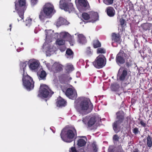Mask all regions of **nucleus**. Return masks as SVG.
Here are the masks:
<instances>
[{
  "mask_svg": "<svg viewBox=\"0 0 152 152\" xmlns=\"http://www.w3.org/2000/svg\"><path fill=\"white\" fill-rule=\"evenodd\" d=\"M18 13L20 17L21 18V19H23V14L24 12L23 11L21 12H18Z\"/></svg>",
  "mask_w": 152,
  "mask_h": 152,
  "instance_id": "nucleus-42",
  "label": "nucleus"
},
{
  "mask_svg": "<svg viewBox=\"0 0 152 152\" xmlns=\"http://www.w3.org/2000/svg\"><path fill=\"white\" fill-rule=\"evenodd\" d=\"M39 79L40 80L45 79L46 75V72L44 70L42 71L38 75Z\"/></svg>",
  "mask_w": 152,
  "mask_h": 152,
  "instance_id": "nucleus-27",
  "label": "nucleus"
},
{
  "mask_svg": "<svg viewBox=\"0 0 152 152\" xmlns=\"http://www.w3.org/2000/svg\"><path fill=\"white\" fill-rule=\"evenodd\" d=\"M120 22L121 25L123 26L125 20L123 18H121L120 19Z\"/></svg>",
  "mask_w": 152,
  "mask_h": 152,
  "instance_id": "nucleus-47",
  "label": "nucleus"
},
{
  "mask_svg": "<svg viewBox=\"0 0 152 152\" xmlns=\"http://www.w3.org/2000/svg\"><path fill=\"white\" fill-rule=\"evenodd\" d=\"M71 79H72V78L71 77H69V80H71Z\"/></svg>",
  "mask_w": 152,
  "mask_h": 152,
  "instance_id": "nucleus-55",
  "label": "nucleus"
},
{
  "mask_svg": "<svg viewBox=\"0 0 152 152\" xmlns=\"http://www.w3.org/2000/svg\"><path fill=\"white\" fill-rule=\"evenodd\" d=\"M46 32V42L44 44L43 48L44 51L46 53H49L54 51L56 47L53 46H51L50 45L47 44V42H50L52 41L53 32L51 30H45Z\"/></svg>",
  "mask_w": 152,
  "mask_h": 152,
  "instance_id": "nucleus-4",
  "label": "nucleus"
},
{
  "mask_svg": "<svg viewBox=\"0 0 152 152\" xmlns=\"http://www.w3.org/2000/svg\"><path fill=\"white\" fill-rule=\"evenodd\" d=\"M53 6L49 3L46 4L43 7V10L40 13L39 17L41 20H44L46 16H51L54 13Z\"/></svg>",
  "mask_w": 152,
  "mask_h": 152,
  "instance_id": "nucleus-3",
  "label": "nucleus"
},
{
  "mask_svg": "<svg viewBox=\"0 0 152 152\" xmlns=\"http://www.w3.org/2000/svg\"><path fill=\"white\" fill-rule=\"evenodd\" d=\"M37 2V0H31V4L33 5L35 4Z\"/></svg>",
  "mask_w": 152,
  "mask_h": 152,
  "instance_id": "nucleus-50",
  "label": "nucleus"
},
{
  "mask_svg": "<svg viewBox=\"0 0 152 152\" xmlns=\"http://www.w3.org/2000/svg\"><path fill=\"white\" fill-rule=\"evenodd\" d=\"M147 145L148 147L150 148L152 146V139L149 135H148L146 138Z\"/></svg>",
  "mask_w": 152,
  "mask_h": 152,
  "instance_id": "nucleus-28",
  "label": "nucleus"
},
{
  "mask_svg": "<svg viewBox=\"0 0 152 152\" xmlns=\"http://www.w3.org/2000/svg\"><path fill=\"white\" fill-rule=\"evenodd\" d=\"M140 123L144 127H145L146 126V124L142 120L140 121Z\"/></svg>",
  "mask_w": 152,
  "mask_h": 152,
  "instance_id": "nucleus-48",
  "label": "nucleus"
},
{
  "mask_svg": "<svg viewBox=\"0 0 152 152\" xmlns=\"http://www.w3.org/2000/svg\"><path fill=\"white\" fill-rule=\"evenodd\" d=\"M117 120L115 121L113 124V130L116 133L120 131V125L123 122L124 119V113L122 111H120L116 113Z\"/></svg>",
  "mask_w": 152,
  "mask_h": 152,
  "instance_id": "nucleus-5",
  "label": "nucleus"
},
{
  "mask_svg": "<svg viewBox=\"0 0 152 152\" xmlns=\"http://www.w3.org/2000/svg\"><path fill=\"white\" fill-rule=\"evenodd\" d=\"M21 45H22L23 44V43L22 42H21Z\"/></svg>",
  "mask_w": 152,
  "mask_h": 152,
  "instance_id": "nucleus-57",
  "label": "nucleus"
},
{
  "mask_svg": "<svg viewBox=\"0 0 152 152\" xmlns=\"http://www.w3.org/2000/svg\"><path fill=\"white\" fill-rule=\"evenodd\" d=\"M85 138L84 139H80L77 141V145L78 146L80 147H82L85 145L86 143V137H84Z\"/></svg>",
  "mask_w": 152,
  "mask_h": 152,
  "instance_id": "nucleus-24",
  "label": "nucleus"
},
{
  "mask_svg": "<svg viewBox=\"0 0 152 152\" xmlns=\"http://www.w3.org/2000/svg\"><path fill=\"white\" fill-rule=\"evenodd\" d=\"M49 64H48H48H47V66H48V65Z\"/></svg>",
  "mask_w": 152,
  "mask_h": 152,
  "instance_id": "nucleus-58",
  "label": "nucleus"
},
{
  "mask_svg": "<svg viewBox=\"0 0 152 152\" xmlns=\"http://www.w3.org/2000/svg\"><path fill=\"white\" fill-rule=\"evenodd\" d=\"M31 19H26L25 21L26 25V26H29L31 24Z\"/></svg>",
  "mask_w": 152,
  "mask_h": 152,
  "instance_id": "nucleus-39",
  "label": "nucleus"
},
{
  "mask_svg": "<svg viewBox=\"0 0 152 152\" xmlns=\"http://www.w3.org/2000/svg\"><path fill=\"white\" fill-rule=\"evenodd\" d=\"M151 113H152V111H151Z\"/></svg>",
  "mask_w": 152,
  "mask_h": 152,
  "instance_id": "nucleus-60",
  "label": "nucleus"
},
{
  "mask_svg": "<svg viewBox=\"0 0 152 152\" xmlns=\"http://www.w3.org/2000/svg\"><path fill=\"white\" fill-rule=\"evenodd\" d=\"M126 58L127 55L123 51L121 50L116 56V62L118 64H123L125 63V58Z\"/></svg>",
  "mask_w": 152,
  "mask_h": 152,
  "instance_id": "nucleus-10",
  "label": "nucleus"
},
{
  "mask_svg": "<svg viewBox=\"0 0 152 152\" xmlns=\"http://www.w3.org/2000/svg\"><path fill=\"white\" fill-rule=\"evenodd\" d=\"M73 53L72 50L70 49H68L66 51L65 54L66 57L69 59L72 58L73 57Z\"/></svg>",
  "mask_w": 152,
  "mask_h": 152,
  "instance_id": "nucleus-22",
  "label": "nucleus"
},
{
  "mask_svg": "<svg viewBox=\"0 0 152 152\" xmlns=\"http://www.w3.org/2000/svg\"><path fill=\"white\" fill-rule=\"evenodd\" d=\"M133 152H139L138 150L137 149H135V151Z\"/></svg>",
  "mask_w": 152,
  "mask_h": 152,
  "instance_id": "nucleus-53",
  "label": "nucleus"
},
{
  "mask_svg": "<svg viewBox=\"0 0 152 152\" xmlns=\"http://www.w3.org/2000/svg\"><path fill=\"white\" fill-rule=\"evenodd\" d=\"M143 141L145 142V139H143Z\"/></svg>",
  "mask_w": 152,
  "mask_h": 152,
  "instance_id": "nucleus-56",
  "label": "nucleus"
},
{
  "mask_svg": "<svg viewBox=\"0 0 152 152\" xmlns=\"http://www.w3.org/2000/svg\"><path fill=\"white\" fill-rule=\"evenodd\" d=\"M90 14L88 15L86 13H83L82 14V17L85 20L89 19Z\"/></svg>",
  "mask_w": 152,
  "mask_h": 152,
  "instance_id": "nucleus-35",
  "label": "nucleus"
},
{
  "mask_svg": "<svg viewBox=\"0 0 152 152\" xmlns=\"http://www.w3.org/2000/svg\"><path fill=\"white\" fill-rule=\"evenodd\" d=\"M123 150L121 146H118L117 148V152H123Z\"/></svg>",
  "mask_w": 152,
  "mask_h": 152,
  "instance_id": "nucleus-46",
  "label": "nucleus"
},
{
  "mask_svg": "<svg viewBox=\"0 0 152 152\" xmlns=\"http://www.w3.org/2000/svg\"><path fill=\"white\" fill-rule=\"evenodd\" d=\"M26 61L24 62H21L20 64V69L21 70H22L23 72H25V68L26 66Z\"/></svg>",
  "mask_w": 152,
  "mask_h": 152,
  "instance_id": "nucleus-31",
  "label": "nucleus"
},
{
  "mask_svg": "<svg viewBox=\"0 0 152 152\" xmlns=\"http://www.w3.org/2000/svg\"><path fill=\"white\" fill-rule=\"evenodd\" d=\"M66 69L68 71H72L73 69V67L72 65L71 64H67L66 67Z\"/></svg>",
  "mask_w": 152,
  "mask_h": 152,
  "instance_id": "nucleus-36",
  "label": "nucleus"
},
{
  "mask_svg": "<svg viewBox=\"0 0 152 152\" xmlns=\"http://www.w3.org/2000/svg\"><path fill=\"white\" fill-rule=\"evenodd\" d=\"M86 53L88 55H90L91 54L92 52L90 47H88L87 48L86 50Z\"/></svg>",
  "mask_w": 152,
  "mask_h": 152,
  "instance_id": "nucleus-41",
  "label": "nucleus"
},
{
  "mask_svg": "<svg viewBox=\"0 0 152 152\" xmlns=\"http://www.w3.org/2000/svg\"><path fill=\"white\" fill-rule=\"evenodd\" d=\"M105 58L103 55H100L97 57L94 61L93 62L94 66L97 68H101L106 64Z\"/></svg>",
  "mask_w": 152,
  "mask_h": 152,
  "instance_id": "nucleus-8",
  "label": "nucleus"
},
{
  "mask_svg": "<svg viewBox=\"0 0 152 152\" xmlns=\"http://www.w3.org/2000/svg\"><path fill=\"white\" fill-rule=\"evenodd\" d=\"M112 39L113 42L112 43V45H113L114 42L120 43L121 42L120 40V35L119 34L113 33L112 34Z\"/></svg>",
  "mask_w": 152,
  "mask_h": 152,
  "instance_id": "nucleus-18",
  "label": "nucleus"
},
{
  "mask_svg": "<svg viewBox=\"0 0 152 152\" xmlns=\"http://www.w3.org/2000/svg\"><path fill=\"white\" fill-rule=\"evenodd\" d=\"M65 94L68 97L71 99H74L77 96L76 91L71 88H68Z\"/></svg>",
  "mask_w": 152,
  "mask_h": 152,
  "instance_id": "nucleus-12",
  "label": "nucleus"
},
{
  "mask_svg": "<svg viewBox=\"0 0 152 152\" xmlns=\"http://www.w3.org/2000/svg\"><path fill=\"white\" fill-rule=\"evenodd\" d=\"M56 102L57 106L58 107L64 106L66 105V101L61 97L58 98Z\"/></svg>",
  "mask_w": 152,
  "mask_h": 152,
  "instance_id": "nucleus-20",
  "label": "nucleus"
},
{
  "mask_svg": "<svg viewBox=\"0 0 152 152\" xmlns=\"http://www.w3.org/2000/svg\"><path fill=\"white\" fill-rule=\"evenodd\" d=\"M93 45L94 48H96L101 46V44L98 39H95L94 41Z\"/></svg>",
  "mask_w": 152,
  "mask_h": 152,
  "instance_id": "nucleus-29",
  "label": "nucleus"
},
{
  "mask_svg": "<svg viewBox=\"0 0 152 152\" xmlns=\"http://www.w3.org/2000/svg\"><path fill=\"white\" fill-rule=\"evenodd\" d=\"M113 148L112 146H110L108 149V152H113Z\"/></svg>",
  "mask_w": 152,
  "mask_h": 152,
  "instance_id": "nucleus-51",
  "label": "nucleus"
},
{
  "mask_svg": "<svg viewBox=\"0 0 152 152\" xmlns=\"http://www.w3.org/2000/svg\"><path fill=\"white\" fill-rule=\"evenodd\" d=\"M63 0H60V1L59 7L62 9H64L66 11L69 12V13L73 11L74 8L72 3H69L68 4L64 2Z\"/></svg>",
  "mask_w": 152,
  "mask_h": 152,
  "instance_id": "nucleus-9",
  "label": "nucleus"
},
{
  "mask_svg": "<svg viewBox=\"0 0 152 152\" xmlns=\"http://www.w3.org/2000/svg\"><path fill=\"white\" fill-rule=\"evenodd\" d=\"M133 133L135 134H138L139 132L138 129L137 128H134L133 130Z\"/></svg>",
  "mask_w": 152,
  "mask_h": 152,
  "instance_id": "nucleus-43",
  "label": "nucleus"
},
{
  "mask_svg": "<svg viewBox=\"0 0 152 152\" xmlns=\"http://www.w3.org/2000/svg\"><path fill=\"white\" fill-rule=\"evenodd\" d=\"M19 6L21 7L24 6L26 4L25 0H20L19 1Z\"/></svg>",
  "mask_w": 152,
  "mask_h": 152,
  "instance_id": "nucleus-38",
  "label": "nucleus"
},
{
  "mask_svg": "<svg viewBox=\"0 0 152 152\" xmlns=\"http://www.w3.org/2000/svg\"><path fill=\"white\" fill-rule=\"evenodd\" d=\"M29 67L31 70L37 69L39 66V63L35 60H30L28 61Z\"/></svg>",
  "mask_w": 152,
  "mask_h": 152,
  "instance_id": "nucleus-13",
  "label": "nucleus"
},
{
  "mask_svg": "<svg viewBox=\"0 0 152 152\" xmlns=\"http://www.w3.org/2000/svg\"><path fill=\"white\" fill-rule=\"evenodd\" d=\"M142 26L143 29L145 30L148 29L150 28V24L148 23H144L142 25Z\"/></svg>",
  "mask_w": 152,
  "mask_h": 152,
  "instance_id": "nucleus-34",
  "label": "nucleus"
},
{
  "mask_svg": "<svg viewBox=\"0 0 152 152\" xmlns=\"http://www.w3.org/2000/svg\"><path fill=\"white\" fill-rule=\"evenodd\" d=\"M84 137H83H83H84V138H84Z\"/></svg>",
  "mask_w": 152,
  "mask_h": 152,
  "instance_id": "nucleus-61",
  "label": "nucleus"
},
{
  "mask_svg": "<svg viewBox=\"0 0 152 152\" xmlns=\"http://www.w3.org/2000/svg\"><path fill=\"white\" fill-rule=\"evenodd\" d=\"M97 53H106V51L103 48H99L97 49Z\"/></svg>",
  "mask_w": 152,
  "mask_h": 152,
  "instance_id": "nucleus-37",
  "label": "nucleus"
},
{
  "mask_svg": "<svg viewBox=\"0 0 152 152\" xmlns=\"http://www.w3.org/2000/svg\"><path fill=\"white\" fill-rule=\"evenodd\" d=\"M103 3L107 5L112 4L113 3L114 0H103Z\"/></svg>",
  "mask_w": 152,
  "mask_h": 152,
  "instance_id": "nucleus-33",
  "label": "nucleus"
},
{
  "mask_svg": "<svg viewBox=\"0 0 152 152\" xmlns=\"http://www.w3.org/2000/svg\"><path fill=\"white\" fill-rule=\"evenodd\" d=\"M113 140L115 141H118L119 139V137L116 134L114 135L113 137Z\"/></svg>",
  "mask_w": 152,
  "mask_h": 152,
  "instance_id": "nucleus-44",
  "label": "nucleus"
},
{
  "mask_svg": "<svg viewBox=\"0 0 152 152\" xmlns=\"http://www.w3.org/2000/svg\"><path fill=\"white\" fill-rule=\"evenodd\" d=\"M59 49L61 52L64 51L66 49L65 46L63 45L62 46V47L60 48Z\"/></svg>",
  "mask_w": 152,
  "mask_h": 152,
  "instance_id": "nucleus-49",
  "label": "nucleus"
},
{
  "mask_svg": "<svg viewBox=\"0 0 152 152\" xmlns=\"http://www.w3.org/2000/svg\"><path fill=\"white\" fill-rule=\"evenodd\" d=\"M39 92L38 96L45 98L50 97L53 94V92L51 91L48 87L45 84L41 85Z\"/></svg>",
  "mask_w": 152,
  "mask_h": 152,
  "instance_id": "nucleus-6",
  "label": "nucleus"
},
{
  "mask_svg": "<svg viewBox=\"0 0 152 152\" xmlns=\"http://www.w3.org/2000/svg\"><path fill=\"white\" fill-rule=\"evenodd\" d=\"M89 117L87 116L84 119H83L82 121L84 124H86V123L88 120L89 119Z\"/></svg>",
  "mask_w": 152,
  "mask_h": 152,
  "instance_id": "nucleus-45",
  "label": "nucleus"
},
{
  "mask_svg": "<svg viewBox=\"0 0 152 152\" xmlns=\"http://www.w3.org/2000/svg\"><path fill=\"white\" fill-rule=\"evenodd\" d=\"M120 87L119 85L117 83H114L111 85V89L114 91H116L118 90Z\"/></svg>",
  "mask_w": 152,
  "mask_h": 152,
  "instance_id": "nucleus-26",
  "label": "nucleus"
},
{
  "mask_svg": "<svg viewBox=\"0 0 152 152\" xmlns=\"http://www.w3.org/2000/svg\"><path fill=\"white\" fill-rule=\"evenodd\" d=\"M60 37L64 39H68L70 38V35L68 32H62L59 34Z\"/></svg>",
  "mask_w": 152,
  "mask_h": 152,
  "instance_id": "nucleus-23",
  "label": "nucleus"
},
{
  "mask_svg": "<svg viewBox=\"0 0 152 152\" xmlns=\"http://www.w3.org/2000/svg\"><path fill=\"white\" fill-rule=\"evenodd\" d=\"M89 22L94 23L98 19V14L96 12H91L90 13Z\"/></svg>",
  "mask_w": 152,
  "mask_h": 152,
  "instance_id": "nucleus-15",
  "label": "nucleus"
},
{
  "mask_svg": "<svg viewBox=\"0 0 152 152\" xmlns=\"http://www.w3.org/2000/svg\"><path fill=\"white\" fill-rule=\"evenodd\" d=\"M10 31H11V27H12V25L11 24L10 25Z\"/></svg>",
  "mask_w": 152,
  "mask_h": 152,
  "instance_id": "nucleus-54",
  "label": "nucleus"
},
{
  "mask_svg": "<svg viewBox=\"0 0 152 152\" xmlns=\"http://www.w3.org/2000/svg\"><path fill=\"white\" fill-rule=\"evenodd\" d=\"M18 21H19V19H18Z\"/></svg>",
  "mask_w": 152,
  "mask_h": 152,
  "instance_id": "nucleus-59",
  "label": "nucleus"
},
{
  "mask_svg": "<svg viewBox=\"0 0 152 152\" xmlns=\"http://www.w3.org/2000/svg\"><path fill=\"white\" fill-rule=\"evenodd\" d=\"M69 152H83L77 151L75 147H71L69 150Z\"/></svg>",
  "mask_w": 152,
  "mask_h": 152,
  "instance_id": "nucleus-40",
  "label": "nucleus"
},
{
  "mask_svg": "<svg viewBox=\"0 0 152 152\" xmlns=\"http://www.w3.org/2000/svg\"><path fill=\"white\" fill-rule=\"evenodd\" d=\"M62 69V65L58 63H54L52 66L51 70L54 73H57Z\"/></svg>",
  "mask_w": 152,
  "mask_h": 152,
  "instance_id": "nucleus-14",
  "label": "nucleus"
},
{
  "mask_svg": "<svg viewBox=\"0 0 152 152\" xmlns=\"http://www.w3.org/2000/svg\"><path fill=\"white\" fill-rule=\"evenodd\" d=\"M77 135L76 130L74 128L64 129L61 131L60 134L62 140L68 143L72 142Z\"/></svg>",
  "mask_w": 152,
  "mask_h": 152,
  "instance_id": "nucleus-2",
  "label": "nucleus"
},
{
  "mask_svg": "<svg viewBox=\"0 0 152 152\" xmlns=\"http://www.w3.org/2000/svg\"><path fill=\"white\" fill-rule=\"evenodd\" d=\"M22 80L23 85L27 90L30 91L33 88L34 82L31 77L28 75L23 76Z\"/></svg>",
  "mask_w": 152,
  "mask_h": 152,
  "instance_id": "nucleus-7",
  "label": "nucleus"
},
{
  "mask_svg": "<svg viewBox=\"0 0 152 152\" xmlns=\"http://www.w3.org/2000/svg\"><path fill=\"white\" fill-rule=\"evenodd\" d=\"M106 11L107 15L110 17H113L115 15V10L112 7H108L107 8Z\"/></svg>",
  "mask_w": 152,
  "mask_h": 152,
  "instance_id": "nucleus-21",
  "label": "nucleus"
},
{
  "mask_svg": "<svg viewBox=\"0 0 152 152\" xmlns=\"http://www.w3.org/2000/svg\"><path fill=\"white\" fill-rule=\"evenodd\" d=\"M127 75V70L121 67L118 71L117 79L121 81H124L126 79Z\"/></svg>",
  "mask_w": 152,
  "mask_h": 152,
  "instance_id": "nucleus-11",
  "label": "nucleus"
},
{
  "mask_svg": "<svg viewBox=\"0 0 152 152\" xmlns=\"http://www.w3.org/2000/svg\"><path fill=\"white\" fill-rule=\"evenodd\" d=\"M78 3L79 6L78 7L80 9L81 8L83 9H85V8L88 7V4L86 0H78Z\"/></svg>",
  "mask_w": 152,
  "mask_h": 152,
  "instance_id": "nucleus-17",
  "label": "nucleus"
},
{
  "mask_svg": "<svg viewBox=\"0 0 152 152\" xmlns=\"http://www.w3.org/2000/svg\"><path fill=\"white\" fill-rule=\"evenodd\" d=\"M15 10H18V9H17V4H16V2H15Z\"/></svg>",
  "mask_w": 152,
  "mask_h": 152,
  "instance_id": "nucleus-52",
  "label": "nucleus"
},
{
  "mask_svg": "<svg viewBox=\"0 0 152 152\" xmlns=\"http://www.w3.org/2000/svg\"><path fill=\"white\" fill-rule=\"evenodd\" d=\"M96 120L94 117L90 118L87 122V125L88 127H91L93 126L95 124Z\"/></svg>",
  "mask_w": 152,
  "mask_h": 152,
  "instance_id": "nucleus-25",
  "label": "nucleus"
},
{
  "mask_svg": "<svg viewBox=\"0 0 152 152\" xmlns=\"http://www.w3.org/2000/svg\"><path fill=\"white\" fill-rule=\"evenodd\" d=\"M77 41L79 43L83 44L86 42V38L83 34H78L77 35Z\"/></svg>",
  "mask_w": 152,
  "mask_h": 152,
  "instance_id": "nucleus-19",
  "label": "nucleus"
},
{
  "mask_svg": "<svg viewBox=\"0 0 152 152\" xmlns=\"http://www.w3.org/2000/svg\"><path fill=\"white\" fill-rule=\"evenodd\" d=\"M79 103L77 110L79 113L83 115L90 113L93 107L89 99L81 97L79 98Z\"/></svg>",
  "mask_w": 152,
  "mask_h": 152,
  "instance_id": "nucleus-1",
  "label": "nucleus"
},
{
  "mask_svg": "<svg viewBox=\"0 0 152 152\" xmlns=\"http://www.w3.org/2000/svg\"><path fill=\"white\" fill-rule=\"evenodd\" d=\"M69 23L63 18L60 17L57 20L56 22L57 26H59L63 25H67Z\"/></svg>",
  "mask_w": 152,
  "mask_h": 152,
  "instance_id": "nucleus-16",
  "label": "nucleus"
},
{
  "mask_svg": "<svg viewBox=\"0 0 152 152\" xmlns=\"http://www.w3.org/2000/svg\"><path fill=\"white\" fill-rule=\"evenodd\" d=\"M91 147L94 152H96L97 151L98 148L95 142H94L91 144Z\"/></svg>",
  "mask_w": 152,
  "mask_h": 152,
  "instance_id": "nucleus-32",
  "label": "nucleus"
},
{
  "mask_svg": "<svg viewBox=\"0 0 152 152\" xmlns=\"http://www.w3.org/2000/svg\"><path fill=\"white\" fill-rule=\"evenodd\" d=\"M65 41L61 39H58L56 41V43L59 45H63L65 44Z\"/></svg>",
  "mask_w": 152,
  "mask_h": 152,
  "instance_id": "nucleus-30",
  "label": "nucleus"
}]
</instances>
